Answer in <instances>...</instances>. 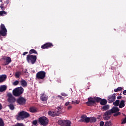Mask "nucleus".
Segmentation results:
<instances>
[{
  "label": "nucleus",
  "instance_id": "16",
  "mask_svg": "<svg viewBox=\"0 0 126 126\" xmlns=\"http://www.w3.org/2000/svg\"><path fill=\"white\" fill-rule=\"evenodd\" d=\"M110 114H115V113H117L118 112L120 111V108H119V107H117V106H114L113 107H112V108L109 110Z\"/></svg>",
  "mask_w": 126,
  "mask_h": 126
},
{
  "label": "nucleus",
  "instance_id": "34",
  "mask_svg": "<svg viewBox=\"0 0 126 126\" xmlns=\"http://www.w3.org/2000/svg\"><path fill=\"white\" fill-rule=\"evenodd\" d=\"M104 126H112V123H111V122L110 121H106Z\"/></svg>",
  "mask_w": 126,
  "mask_h": 126
},
{
  "label": "nucleus",
  "instance_id": "1",
  "mask_svg": "<svg viewBox=\"0 0 126 126\" xmlns=\"http://www.w3.org/2000/svg\"><path fill=\"white\" fill-rule=\"evenodd\" d=\"M29 117H30V114H29V113L26 111H22L19 112L18 115L17 116V120H18V121H21V120L27 119V118H29Z\"/></svg>",
  "mask_w": 126,
  "mask_h": 126
},
{
  "label": "nucleus",
  "instance_id": "27",
  "mask_svg": "<svg viewBox=\"0 0 126 126\" xmlns=\"http://www.w3.org/2000/svg\"><path fill=\"white\" fill-rule=\"evenodd\" d=\"M21 75V72L18 71L15 73V76L16 78H19V77Z\"/></svg>",
  "mask_w": 126,
  "mask_h": 126
},
{
  "label": "nucleus",
  "instance_id": "43",
  "mask_svg": "<svg viewBox=\"0 0 126 126\" xmlns=\"http://www.w3.org/2000/svg\"><path fill=\"white\" fill-rule=\"evenodd\" d=\"M71 109H72V106L71 105H69V106H68L67 107V110H71Z\"/></svg>",
  "mask_w": 126,
  "mask_h": 126
},
{
  "label": "nucleus",
  "instance_id": "40",
  "mask_svg": "<svg viewBox=\"0 0 126 126\" xmlns=\"http://www.w3.org/2000/svg\"><path fill=\"white\" fill-rule=\"evenodd\" d=\"M61 95L63 96V97H66V96H67V94H66L64 93H61Z\"/></svg>",
  "mask_w": 126,
  "mask_h": 126
},
{
  "label": "nucleus",
  "instance_id": "52",
  "mask_svg": "<svg viewBox=\"0 0 126 126\" xmlns=\"http://www.w3.org/2000/svg\"><path fill=\"white\" fill-rule=\"evenodd\" d=\"M100 76H101V74H100V75L99 76V77H100Z\"/></svg>",
  "mask_w": 126,
  "mask_h": 126
},
{
  "label": "nucleus",
  "instance_id": "25",
  "mask_svg": "<svg viewBox=\"0 0 126 126\" xmlns=\"http://www.w3.org/2000/svg\"><path fill=\"white\" fill-rule=\"evenodd\" d=\"M40 99L41 101H43V102H45V101H47L48 100V98L45 95V94H41V96H40Z\"/></svg>",
  "mask_w": 126,
  "mask_h": 126
},
{
  "label": "nucleus",
  "instance_id": "48",
  "mask_svg": "<svg viewBox=\"0 0 126 126\" xmlns=\"http://www.w3.org/2000/svg\"><path fill=\"white\" fill-rule=\"evenodd\" d=\"M117 99H122V96H118Z\"/></svg>",
  "mask_w": 126,
  "mask_h": 126
},
{
  "label": "nucleus",
  "instance_id": "45",
  "mask_svg": "<svg viewBox=\"0 0 126 126\" xmlns=\"http://www.w3.org/2000/svg\"><path fill=\"white\" fill-rule=\"evenodd\" d=\"M27 54H28V52H25L23 53V56H26Z\"/></svg>",
  "mask_w": 126,
  "mask_h": 126
},
{
  "label": "nucleus",
  "instance_id": "13",
  "mask_svg": "<svg viewBox=\"0 0 126 126\" xmlns=\"http://www.w3.org/2000/svg\"><path fill=\"white\" fill-rule=\"evenodd\" d=\"M80 122L86 123V124H89V117H87V116L83 115L81 117Z\"/></svg>",
  "mask_w": 126,
  "mask_h": 126
},
{
  "label": "nucleus",
  "instance_id": "23",
  "mask_svg": "<svg viewBox=\"0 0 126 126\" xmlns=\"http://www.w3.org/2000/svg\"><path fill=\"white\" fill-rule=\"evenodd\" d=\"M20 83L21 85H22L23 87H26V86H27V82H26V81L25 80H22Z\"/></svg>",
  "mask_w": 126,
  "mask_h": 126
},
{
  "label": "nucleus",
  "instance_id": "5",
  "mask_svg": "<svg viewBox=\"0 0 126 126\" xmlns=\"http://www.w3.org/2000/svg\"><path fill=\"white\" fill-rule=\"evenodd\" d=\"M38 122L41 126H46L49 124V119L45 116L41 117L38 118Z\"/></svg>",
  "mask_w": 126,
  "mask_h": 126
},
{
  "label": "nucleus",
  "instance_id": "8",
  "mask_svg": "<svg viewBox=\"0 0 126 126\" xmlns=\"http://www.w3.org/2000/svg\"><path fill=\"white\" fill-rule=\"evenodd\" d=\"M58 125L61 126H70L71 122L69 120H59L58 121Z\"/></svg>",
  "mask_w": 126,
  "mask_h": 126
},
{
  "label": "nucleus",
  "instance_id": "28",
  "mask_svg": "<svg viewBox=\"0 0 126 126\" xmlns=\"http://www.w3.org/2000/svg\"><path fill=\"white\" fill-rule=\"evenodd\" d=\"M109 108H110V105H105L103 106L102 108L103 111H107V110H109Z\"/></svg>",
  "mask_w": 126,
  "mask_h": 126
},
{
  "label": "nucleus",
  "instance_id": "26",
  "mask_svg": "<svg viewBox=\"0 0 126 126\" xmlns=\"http://www.w3.org/2000/svg\"><path fill=\"white\" fill-rule=\"evenodd\" d=\"M32 54H36L37 55H38V52H37L36 50L32 49L29 51V55H32Z\"/></svg>",
  "mask_w": 126,
  "mask_h": 126
},
{
  "label": "nucleus",
  "instance_id": "29",
  "mask_svg": "<svg viewBox=\"0 0 126 126\" xmlns=\"http://www.w3.org/2000/svg\"><path fill=\"white\" fill-rule=\"evenodd\" d=\"M114 106L115 107H118L120 105V100H117L115 102H113Z\"/></svg>",
  "mask_w": 126,
  "mask_h": 126
},
{
  "label": "nucleus",
  "instance_id": "2",
  "mask_svg": "<svg viewBox=\"0 0 126 126\" xmlns=\"http://www.w3.org/2000/svg\"><path fill=\"white\" fill-rule=\"evenodd\" d=\"M99 100V97H89L88 98V101L86 102V104L88 106H93V104H95V103H98Z\"/></svg>",
  "mask_w": 126,
  "mask_h": 126
},
{
  "label": "nucleus",
  "instance_id": "46",
  "mask_svg": "<svg viewBox=\"0 0 126 126\" xmlns=\"http://www.w3.org/2000/svg\"><path fill=\"white\" fill-rule=\"evenodd\" d=\"M58 97L60 98V99H63V97L61 95H58Z\"/></svg>",
  "mask_w": 126,
  "mask_h": 126
},
{
  "label": "nucleus",
  "instance_id": "7",
  "mask_svg": "<svg viewBox=\"0 0 126 126\" xmlns=\"http://www.w3.org/2000/svg\"><path fill=\"white\" fill-rule=\"evenodd\" d=\"M45 77H46V73L44 71H39L36 74V79L38 80H43Z\"/></svg>",
  "mask_w": 126,
  "mask_h": 126
},
{
  "label": "nucleus",
  "instance_id": "38",
  "mask_svg": "<svg viewBox=\"0 0 126 126\" xmlns=\"http://www.w3.org/2000/svg\"><path fill=\"white\" fill-rule=\"evenodd\" d=\"M12 126H24L23 123H17L16 124L13 125Z\"/></svg>",
  "mask_w": 126,
  "mask_h": 126
},
{
  "label": "nucleus",
  "instance_id": "32",
  "mask_svg": "<svg viewBox=\"0 0 126 126\" xmlns=\"http://www.w3.org/2000/svg\"><path fill=\"white\" fill-rule=\"evenodd\" d=\"M122 90L123 88L121 87H119L117 89H114V92H119L120 91H122Z\"/></svg>",
  "mask_w": 126,
  "mask_h": 126
},
{
  "label": "nucleus",
  "instance_id": "44",
  "mask_svg": "<svg viewBox=\"0 0 126 126\" xmlns=\"http://www.w3.org/2000/svg\"><path fill=\"white\" fill-rule=\"evenodd\" d=\"M68 105H70V102H66L65 103V106H68Z\"/></svg>",
  "mask_w": 126,
  "mask_h": 126
},
{
  "label": "nucleus",
  "instance_id": "18",
  "mask_svg": "<svg viewBox=\"0 0 126 126\" xmlns=\"http://www.w3.org/2000/svg\"><path fill=\"white\" fill-rule=\"evenodd\" d=\"M30 112L31 113H37L38 112V108L35 106H32L30 108Z\"/></svg>",
  "mask_w": 126,
  "mask_h": 126
},
{
  "label": "nucleus",
  "instance_id": "50",
  "mask_svg": "<svg viewBox=\"0 0 126 126\" xmlns=\"http://www.w3.org/2000/svg\"><path fill=\"white\" fill-rule=\"evenodd\" d=\"M58 110H61V107H58Z\"/></svg>",
  "mask_w": 126,
  "mask_h": 126
},
{
  "label": "nucleus",
  "instance_id": "35",
  "mask_svg": "<svg viewBox=\"0 0 126 126\" xmlns=\"http://www.w3.org/2000/svg\"><path fill=\"white\" fill-rule=\"evenodd\" d=\"M0 126H4V122L2 119L0 118Z\"/></svg>",
  "mask_w": 126,
  "mask_h": 126
},
{
  "label": "nucleus",
  "instance_id": "12",
  "mask_svg": "<svg viewBox=\"0 0 126 126\" xmlns=\"http://www.w3.org/2000/svg\"><path fill=\"white\" fill-rule=\"evenodd\" d=\"M54 45L53 44V43L51 42H47L42 45L41 47V48L43 49V50H45V49H49L50 48H52V47Z\"/></svg>",
  "mask_w": 126,
  "mask_h": 126
},
{
  "label": "nucleus",
  "instance_id": "11",
  "mask_svg": "<svg viewBox=\"0 0 126 126\" xmlns=\"http://www.w3.org/2000/svg\"><path fill=\"white\" fill-rule=\"evenodd\" d=\"M17 103H18L19 105H25V103H26V99L23 97H19L17 99Z\"/></svg>",
  "mask_w": 126,
  "mask_h": 126
},
{
  "label": "nucleus",
  "instance_id": "6",
  "mask_svg": "<svg viewBox=\"0 0 126 126\" xmlns=\"http://www.w3.org/2000/svg\"><path fill=\"white\" fill-rule=\"evenodd\" d=\"M0 36L5 37L7 35V30L3 24H1L0 26Z\"/></svg>",
  "mask_w": 126,
  "mask_h": 126
},
{
  "label": "nucleus",
  "instance_id": "41",
  "mask_svg": "<svg viewBox=\"0 0 126 126\" xmlns=\"http://www.w3.org/2000/svg\"><path fill=\"white\" fill-rule=\"evenodd\" d=\"M73 104H79V101L76 100L75 101H72Z\"/></svg>",
  "mask_w": 126,
  "mask_h": 126
},
{
  "label": "nucleus",
  "instance_id": "42",
  "mask_svg": "<svg viewBox=\"0 0 126 126\" xmlns=\"http://www.w3.org/2000/svg\"><path fill=\"white\" fill-rule=\"evenodd\" d=\"M99 126H104V122L101 121L99 123Z\"/></svg>",
  "mask_w": 126,
  "mask_h": 126
},
{
  "label": "nucleus",
  "instance_id": "10",
  "mask_svg": "<svg viewBox=\"0 0 126 126\" xmlns=\"http://www.w3.org/2000/svg\"><path fill=\"white\" fill-rule=\"evenodd\" d=\"M7 96H8V102L9 103H15V101H16V99H15V97L12 95V94L11 93H9L7 94Z\"/></svg>",
  "mask_w": 126,
  "mask_h": 126
},
{
  "label": "nucleus",
  "instance_id": "37",
  "mask_svg": "<svg viewBox=\"0 0 126 126\" xmlns=\"http://www.w3.org/2000/svg\"><path fill=\"white\" fill-rule=\"evenodd\" d=\"M18 84H19V81L18 80H16L13 83L14 86H16V85H18Z\"/></svg>",
  "mask_w": 126,
  "mask_h": 126
},
{
  "label": "nucleus",
  "instance_id": "4",
  "mask_svg": "<svg viewBox=\"0 0 126 126\" xmlns=\"http://www.w3.org/2000/svg\"><path fill=\"white\" fill-rule=\"evenodd\" d=\"M26 59L28 63H31L32 64H34L37 61V56L36 55H28Z\"/></svg>",
  "mask_w": 126,
  "mask_h": 126
},
{
  "label": "nucleus",
  "instance_id": "3",
  "mask_svg": "<svg viewBox=\"0 0 126 126\" xmlns=\"http://www.w3.org/2000/svg\"><path fill=\"white\" fill-rule=\"evenodd\" d=\"M23 92H24V89H23L22 87H18L14 89L12 91L13 95H14L15 97L20 96V95L23 94Z\"/></svg>",
  "mask_w": 126,
  "mask_h": 126
},
{
  "label": "nucleus",
  "instance_id": "14",
  "mask_svg": "<svg viewBox=\"0 0 126 126\" xmlns=\"http://www.w3.org/2000/svg\"><path fill=\"white\" fill-rule=\"evenodd\" d=\"M112 116L111 113L109 112V111H107L104 114L103 119L105 121H108V120H110L111 116Z\"/></svg>",
  "mask_w": 126,
  "mask_h": 126
},
{
  "label": "nucleus",
  "instance_id": "15",
  "mask_svg": "<svg viewBox=\"0 0 126 126\" xmlns=\"http://www.w3.org/2000/svg\"><path fill=\"white\" fill-rule=\"evenodd\" d=\"M108 103H113L116 100V94H113L112 95H109L108 97Z\"/></svg>",
  "mask_w": 126,
  "mask_h": 126
},
{
  "label": "nucleus",
  "instance_id": "24",
  "mask_svg": "<svg viewBox=\"0 0 126 126\" xmlns=\"http://www.w3.org/2000/svg\"><path fill=\"white\" fill-rule=\"evenodd\" d=\"M7 87L5 85H2L0 86V92H3L6 90Z\"/></svg>",
  "mask_w": 126,
  "mask_h": 126
},
{
  "label": "nucleus",
  "instance_id": "30",
  "mask_svg": "<svg viewBox=\"0 0 126 126\" xmlns=\"http://www.w3.org/2000/svg\"><path fill=\"white\" fill-rule=\"evenodd\" d=\"M6 14H7V13L5 11L2 10L0 11V16H4Z\"/></svg>",
  "mask_w": 126,
  "mask_h": 126
},
{
  "label": "nucleus",
  "instance_id": "49",
  "mask_svg": "<svg viewBox=\"0 0 126 126\" xmlns=\"http://www.w3.org/2000/svg\"><path fill=\"white\" fill-rule=\"evenodd\" d=\"M2 109V106L1 105V104L0 103V110H1Z\"/></svg>",
  "mask_w": 126,
  "mask_h": 126
},
{
  "label": "nucleus",
  "instance_id": "19",
  "mask_svg": "<svg viewBox=\"0 0 126 126\" xmlns=\"http://www.w3.org/2000/svg\"><path fill=\"white\" fill-rule=\"evenodd\" d=\"M97 122V119L94 117H89V123H94Z\"/></svg>",
  "mask_w": 126,
  "mask_h": 126
},
{
  "label": "nucleus",
  "instance_id": "31",
  "mask_svg": "<svg viewBox=\"0 0 126 126\" xmlns=\"http://www.w3.org/2000/svg\"><path fill=\"white\" fill-rule=\"evenodd\" d=\"M126 124V117L121 119V125H125Z\"/></svg>",
  "mask_w": 126,
  "mask_h": 126
},
{
  "label": "nucleus",
  "instance_id": "22",
  "mask_svg": "<svg viewBox=\"0 0 126 126\" xmlns=\"http://www.w3.org/2000/svg\"><path fill=\"white\" fill-rule=\"evenodd\" d=\"M125 100H121L120 103H119V107L120 109L124 108V107H125V106H126V104H125Z\"/></svg>",
  "mask_w": 126,
  "mask_h": 126
},
{
  "label": "nucleus",
  "instance_id": "33",
  "mask_svg": "<svg viewBox=\"0 0 126 126\" xmlns=\"http://www.w3.org/2000/svg\"><path fill=\"white\" fill-rule=\"evenodd\" d=\"M8 107H9L10 110H11L12 111L14 110V105H13L12 104H10L8 105Z\"/></svg>",
  "mask_w": 126,
  "mask_h": 126
},
{
  "label": "nucleus",
  "instance_id": "36",
  "mask_svg": "<svg viewBox=\"0 0 126 126\" xmlns=\"http://www.w3.org/2000/svg\"><path fill=\"white\" fill-rule=\"evenodd\" d=\"M118 116H121V112L118 111L117 112L114 113L113 114V117H118Z\"/></svg>",
  "mask_w": 126,
  "mask_h": 126
},
{
  "label": "nucleus",
  "instance_id": "17",
  "mask_svg": "<svg viewBox=\"0 0 126 126\" xmlns=\"http://www.w3.org/2000/svg\"><path fill=\"white\" fill-rule=\"evenodd\" d=\"M99 100H98V103H100V105L102 106H105V105H107V103H108L107 99L105 98L102 99L101 97H99Z\"/></svg>",
  "mask_w": 126,
  "mask_h": 126
},
{
  "label": "nucleus",
  "instance_id": "21",
  "mask_svg": "<svg viewBox=\"0 0 126 126\" xmlns=\"http://www.w3.org/2000/svg\"><path fill=\"white\" fill-rule=\"evenodd\" d=\"M6 75H0V83L1 82H3V81H5L6 80Z\"/></svg>",
  "mask_w": 126,
  "mask_h": 126
},
{
  "label": "nucleus",
  "instance_id": "51",
  "mask_svg": "<svg viewBox=\"0 0 126 126\" xmlns=\"http://www.w3.org/2000/svg\"><path fill=\"white\" fill-rule=\"evenodd\" d=\"M123 116H124V117H126V114H123Z\"/></svg>",
  "mask_w": 126,
  "mask_h": 126
},
{
  "label": "nucleus",
  "instance_id": "9",
  "mask_svg": "<svg viewBox=\"0 0 126 126\" xmlns=\"http://www.w3.org/2000/svg\"><path fill=\"white\" fill-rule=\"evenodd\" d=\"M48 115L50 117H58L61 115V113L59 111L49 110L48 111Z\"/></svg>",
  "mask_w": 126,
  "mask_h": 126
},
{
  "label": "nucleus",
  "instance_id": "47",
  "mask_svg": "<svg viewBox=\"0 0 126 126\" xmlns=\"http://www.w3.org/2000/svg\"><path fill=\"white\" fill-rule=\"evenodd\" d=\"M123 94L124 95H126V90L123 91Z\"/></svg>",
  "mask_w": 126,
  "mask_h": 126
},
{
  "label": "nucleus",
  "instance_id": "20",
  "mask_svg": "<svg viewBox=\"0 0 126 126\" xmlns=\"http://www.w3.org/2000/svg\"><path fill=\"white\" fill-rule=\"evenodd\" d=\"M2 60H6V64H8L11 63V58L9 57H7L6 58H2Z\"/></svg>",
  "mask_w": 126,
  "mask_h": 126
},
{
  "label": "nucleus",
  "instance_id": "39",
  "mask_svg": "<svg viewBox=\"0 0 126 126\" xmlns=\"http://www.w3.org/2000/svg\"><path fill=\"white\" fill-rule=\"evenodd\" d=\"M37 123H38V121L37 120H34L33 121H32V124L34 126H36V125H37Z\"/></svg>",
  "mask_w": 126,
  "mask_h": 126
}]
</instances>
